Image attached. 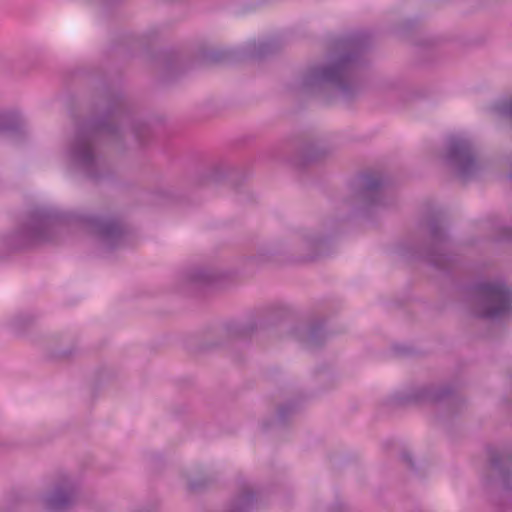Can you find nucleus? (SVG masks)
Returning <instances> with one entry per match:
<instances>
[{
	"mask_svg": "<svg viewBox=\"0 0 512 512\" xmlns=\"http://www.w3.org/2000/svg\"><path fill=\"white\" fill-rule=\"evenodd\" d=\"M489 295L494 301L500 303L497 310L489 313V315H496L503 312L509 299L508 291L503 286H494L489 289Z\"/></svg>",
	"mask_w": 512,
	"mask_h": 512,
	"instance_id": "f257e3e1",
	"label": "nucleus"
}]
</instances>
